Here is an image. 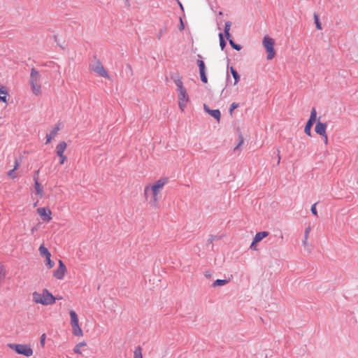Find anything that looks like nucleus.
I'll use <instances>...</instances> for the list:
<instances>
[{"mask_svg": "<svg viewBox=\"0 0 358 358\" xmlns=\"http://www.w3.org/2000/svg\"><path fill=\"white\" fill-rule=\"evenodd\" d=\"M238 107V103H232L230 106L229 108V113L231 115L233 113V111Z\"/></svg>", "mask_w": 358, "mask_h": 358, "instance_id": "obj_32", "label": "nucleus"}, {"mask_svg": "<svg viewBox=\"0 0 358 358\" xmlns=\"http://www.w3.org/2000/svg\"><path fill=\"white\" fill-rule=\"evenodd\" d=\"M231 22L228 21L225 23L224 26V34L227 38H230V28H231Z\"/></svg>", "mask_w": 358, "mask_h": 358, "instance_id": "obj_23", "label": "nucleus"}, {"mask_svg": "<svg viewBox=\"0 0 358 358\" xmlns=\"http://www.w3.org/2000/svg\"><path fill=\"white\" fill-rule=\"evenodd\" d=\"M51 256H48L45 257V264L48 269H51L54 267L55 263L53 261L50 259Z\"/></svg>", "mask_w": 358, "mask_h": 358, "instance_id": "obj_24", "label": "nucleus"}, {"mask_svg": "<svg viewBox=\"0 0 358 358\" xmlns=\"http://www.w3.org/2000/svg\"><path fill=\"white\" fill-rule=\"evenodd\" d=\"M243 143V137L241 136H240V141H239V143L238 145L234 148V150H236L239 148L240 145H241Z\"/></svg>", "mask_w": 358, "mask_h": 358, "instance_id": "obj_38", "label": "nucleus"}, {"mask_svg": "<svg viewBox=\"0 0 358 358\" xmlns=\"http://www.w3.org/2000/svg\"><path fill=\"white\" fill-rule=\"evenodd\" d=\"M227 283V280H220L217 279L213 282L214 286H223Z\"/></svg>", "mask_w": 358, "mask_h": 358, "instance_id": "obj_26", "label": "nucleus"}, {"mask_svg": "<svg viewBox=\"0 0 358 358\" xmlns=\"http://www.w3.org/2000/svg\"><path fill=\"white\" fill-rule=\"evenodd\" d=\"M257 243H255V241L253 240L252 243L250 245V248L252 249L253 250H257Z\"/></svg>", "mask_w": 358, "mask_h": 358, "instance_id": "obj_37", "label": "nucleus"}, {"mask_svg": "<svg viewBox=\"0 0 358 358\" xmlns=\"http://www.w3.org/2000/svg\"><path fill=\"white\" fill-rule=\"evenodd\" d=\"M69 315L71 319V326L72 327V333L74 336L78 337L83 336V331L79 324V319L76 311L71 310L69 311Z\"/></svg>", "mask_w": 358, "mask_h": 358, "instance_id": "obj_6", "label": "nucleus"}, {"mask_svg": "<svg viewBox=\"0 0 358 358\" xmlns=\"http://www.w3.org/2000/svg\"><path fill=\"white\" fill-rule=\"evenodd\" d=\"M307 242H308V239H305L304 238L303 241V245H306L307 244Z\"/></svg>", "mask_w": 358, "mask_h": 358, "instance_id": "obj_43", "label": "nucleus"}, {"mask_svg": "<svg viewBox=\"0 0 358 358\" xmlns=\"http://www.w3.org/2000/svg\"><path fill=\"white\" fill-rule=\"evenodd\" d=\"M87 345V343L85 341H83V342H80L79 343H78L75 348H73V352L76 353V354H78V355H82L83 352L81 351V348L82 347H85Z\"/></svg>", "mask_w": 358, "mask_h": 358, "instance_id": "obj_19", "label": "nucleus"}, {"mask_svg": "<svg viewBox=\"0 0 358 358\" xmlns=\"http://www.w3.org/2000/svg\"><path fill=\"white\" fill-rule=\"evenodd\" d=\"M310 229H311L310 227H308L305 229V231H304V238H305V239H308L309 234H310Z\"/></svg>", "mask_w": 358, "mask_h": 358, "instance_id": "obj_35", "label": "nucleus"}, {"mask_svg": "<svg viewBox=\"0 0 358 358\" xmlns=\"http://www.w3.org/2000/svg\"><path fill=\"white\" fill-rule=\"evenodd\" d=\"M314 20H315V22L317 29L319 30H321L322 28L321 24L319 21L317 15H316V14L314 15Z\"/></svg>", "mask_w": 358, "mask_h": 358, "instance_id": "obj_28", "label": "nucleus"}, {"mask_svg": "<svg viewBox=\"0 0 358 358\" xmlns=\"http://www.w3.org/2000/svg\"><path fill=\"white\" fill-rule=\"evenodd\" d=\"M15 170L12 169L8 173V176L12 179H15L17 178V174L15 173Z\"/></svg>", "mask_w": 358, "mask_h": 358, "instance_id": "obj_33", "label": "nucleus"}, {"mask_svg": "<svg viewBox=\"0 0 358 358\" xmlns=\"http://www.w3.org/2000/svg\"><path fill=\"white\" fill-rule=\"evenodd\" d=\"M204 109L209 115L215 118L217 121H220V111L219 110H210L206 106H204Z\"/></svg>", "mask_w": 358, "mask_h": 358, "instance_id": "obj_17", "label": "nucleus"}, {"mask_svg": "<svg viewBox=\"0 0 358 358\" xmlns=\"http://www.w3.org/2000/svg\"><path fill=\"white\" fill-rule=\"evenodd\" d=\"M67 273V268L64 264V262L61 260H58V266L57 268L53 271L52 275L59 280H64L66 274Z\"/></svg>", "mask_w": 358, "mask_h": 358, "instance_id": "obj_8", "label": "nucleus"}, {"mask_svg": "<svg viewBox=\"0 0 358 358\" xmlns=\"http://www.w3.org/2000/svg\"><path fill=\"white\" fill-rule=\"evenodd\" d=\"M32 301L43 306H52L56 302V297L48 289H43L41 292L35 291L31 294Z\"/></svg>", "mask_w": 358, "mask_h": 358, "instance_id": "obj_2", "label": "nucleus"}, {"mask_svg": "<svg viewBox=\"0 0 358 358\" xmlns=\"http://www.w3.org/2000/svg\"><path fill=\"white\" fill-rule=\"evenodd\" d=\"M317 117V112L315 108H313L310 113V116L307 122L305 128H304V132L309 136H311V127L313 124V123L316 120Z\"/></svg>", "mask_w": 358, "mask_h": 358, "instance_id": "obj_10", "label": "nucleus"}, {"mask_svg": "<svg viewBox=\"0 0 358 358\" xmlns=\"http://www.w3.org/2000/svg\"><path fill=\"white\" fill-rule=\"evenodd\" d=\"M31 231L33 232L34 231V228H32Z\"/></svg>", "mask_w": 358, "mask_h": 358, "instance_id": "obj_45", "label": "nucleus"}, {"mask_svg": "<svg viewBox=\"0 0 358 358\" xmlns=\"http://www.w3.org/2000/svg\"><path fill=\"white\" fill-rule=\"evenodd\" d=\"M322 136L324 137V142L327 145L328 143V136H327V134H326L325 136Z\"/></svg>", "mask_w": 358, "mask_h": 358, "instance_id": "obj_40", "label": "nucleus"}, {"mask_svg": "<svg viewBox=\"0 0 358 358\" xmlns=\"http://www.w3.org/2000/svg\"><path fill=\"white\" fill-rule=\"evenodd\" d=\"M167 182V178H161L145 186L143 189L144 199L151 207L157 208L158 206L161 192Z\"/></svg>", "mask_w": 358, "mask_h": 358, "instance_id": "obj_1", "label": "nucleus"}, {"mask_svg": "<svg viewBox=\"0 0 358 358\" xmlns=\"http://www.w3.org/2000/svg\"><path fill=\"white\" fill-rule=\"evenodd\" d=\"M60 159V164H63L67 159V157L65 155L58 156Z\"/></svg>", "mask_w": 358, "mask_h": 358, "instance_id": "obj_36", "label": "nucleus"}, {"mask_svg": "<svg viewBox=\"0 0 358 358\" xmlns=\"http://www.w3.org/2000/svg\"><path fill=\"white\" fill-rule=\"evenodd\" d=\"M8 90L7 87L1 85L0 86V101L3 103L8 102Z\"/></svg>", "mask_w": 358, "mask_h": 358, "instance_id": "obj_14", "label": "nucleus"}, {"mask_svg": "<svg viewBox=\"0 0 358 358\" xmlns=\"http://www.w3.org/2000/svg\"><path fill=\"white\" fill-rule=\"evenodd\" d=\"M269 235V233L268 231H261L258 232L255 234L254 237L255 243H259L260 242L263 238L267 237Z\"/></svg>", "mask_w": 358, "mask_h": 358, "instance_id": "obj_18", "label": "nucleus"}, {"mask_svg": "<svg viewBox=\"0 0 358 358\" xmlns=\"http://www.w3.org/2000/svg\"><path fill=\"white\" fill-rule=\"evenodd\" d=\"M176 85L177 86L178 90V106L181 110V112H184L187 103L189 101V97L187 92V90L183 86V83L181 79H178L176 80Z\"/></svg>", "mask_w": 358, "mask_h": 358, "instance_id": "obj_4", "label": "nucleus"}, {"mask_svg": "<svg viewBox=\"0 0 358 358\" xmlns=\"http://www.w3.org/2000/svg\"><path fill=\"white\" fill-rule=\"evenodd\" d=\"M57 299H62V296H58V298H56Z\"/></svg>", "mask_w": 358, "mask_h": 358, "instance_id": "obj_44", "label": "nucleus"}, {"mask_svg": "<svg viewBox=\"0 0 358 358\" xmlns=\"http://www.w3.org/2000/svg\"><path fill=\"white\" fill-rule=\"evenodd\" d=\"M38 250L41 256H45V257L51 256L50 252L44 245H41Z\"/></svg>", "mask_w": 358, "mask_h": 358, "instance_id": "obj_22", "label": "nucleus"}, {"mask_svg": "<svg viewBox=\"0 0 358 358\" xmlns=\"http://www.w3.org/2000/svg\"><path fill=\"white\" fill-rule=\"evenodd\" d=\"M199 73H200V76H201V79L202 82H203L204 83H207L208 79H207V77L206 76L205 71H200Z\"/></svg>", "mask_w": 358, "mask_h": 358, "instance_id": "obj_30", "label": "nucleus"}, {"mask_svg": "<svg viewBox=\"0 0 358 358\" xmlns=\"http://www.w3.org/2000/svg\"><path fill=\"white\" fill-rule=\"evenodd\" d=\"M327 125L326 123L318 121L315 125V131L317 134L320 136H325L327 134Z\"/></svg>", "mask_w": 358, "mask_h": 358, "instance_id": "obj_13", "label": "nucleus"}, {"mask_svg": "<svg viewBox=\"0 0 358 358\" xmlns=\"http://www.w3.org/2000/svg\"><path fill=\"white\" fill-rule=\"evenodd\" d=\"M229 44L231 46L236 50H240L241 49V46L240 45L236 44L232 39L230 38H228Z\"/></svg>", "mask_w": 358, "mask_h": 358, "instance_id": "obj_27", "label": "nucleus"}, {"mask_svg": "<svg viewBox=\"0 0 358 358\" xmlns=\"http://www.w3.org/2000/svg\"><path fill=\"white\" fill-rule=\"evenodd\" d=\"M230 72L234 78V85H236L239 82L240 76L238 72L232 66L230 67Z\"/></svg>", "mask_w": 358, "mask_h": 358, "instance_id": "obj_21", "label": "nucleus"}, {"mask_svg": "<svg viewBox=\"0 0 358 358\" xmlns=\"http://www.w3.org/2000/svg\"><path fill=\"white\" fill-rule=\"evenodd\" d=\"M36 210L43 221L49 222L52 220V211L50 208L41 207L37 208Z\"/></svg>", "mask_w": 358, "mask_h": 358, "instance_id": "obj_11", "label": "nucleus"}, {"mask_svg": "<svg viewBox=\"0 0 358 358\" xmlns=\"http://www.w3.org/2000/svg\"><path fill=\"white\" fill-rule=\"evenodd\" d=\"M0 266H2L1 265H0Z\"/></svg>", "mask_w": 358, "mask_h": 358, "instance_id": "obj_46", "label": "nucleus"}, {"mask_svg": "<svg viewBox=\"0 0 358 358\" xmlns=\"http://www.w3.org/2000/svg\"><path fill=\"white\" fill-rule=\"evenodd\" d=\"M219 38H220V48H221L222 50H224V48L226 46V42H225V41L224 39L223 34L222 33H220L219 34Z\"/></svg>", "mask_w": 358, "mask_h": 358, "instance_id": "obj_25", "label": "nucleus"}, {"mask_svg": "<svg viewBox=\"0 0 358 358\" xmlns=\"http://www.w3.org/2000/svg\"><path fill=\"white\" fill-rule=\"evenodd\" d=\"M67 148V144L65 141L60 142L55 148V152L57 156L64 155V152Z\"/></svg>", "mask_w": 358, "mask_h": 358, "instance_id": "obj_15", "label": "nucleus"}, {"mask_svg": "<svg viewBox=\"0 0 358 358\" xmlns=\"http://www.w3.org/2000/svg\"><path fill=\"white\" fill-rule=\"evenodd\" d=\"M262 43L267 53V59L271 60L275 55V51L274 50V40L268 36H265L263 38Z\"/></svg>", "mask_w": 358, "mask_h": 358, "instance_id": "obj_7", "label": "nucleus"}, {"mask_svg": "<svg viewBox=\"0 0 358 358\" xmlns=\"http://www.w3.org/2000/svg\"><path fill=\"white\" fill-rule=\"evenodd\" d=\"M134 358H143V349L141 346H136L134 351Z\"/></svg>", "mask_w": 358, "mask_h": 358, "instance_id": "obj_20", "label": "nucleus"}, {"mask_svg": "<svg viewBox=\"0 0 358 358\" xmlns=\"http://www.w3.org/2000/svg\"><path fill=\"white\" fill-rule=\"evenodd\" d=\"M19 166H20V163L18 162L17 160H16L15 162V166H14L13 169L16 171L19 168Z\"/></svg>", "mask_w": 358, "mask_h": 358, "instance_id": "obj_39", "label": "nucleus"}, {"mask_svg": "<svg viewBox=\"0 0 358 358\" xmlns=\"http://www.w3.org/2000/svg\"><path fill=\"white\" fill-rule=\"evenodd\" d=\"M91 71L96 73L99 76L105 78H110V76L107 72V71L105 69L103 66L101 64L100 62L96 61L93 65L90 66Z\"/></svg>", "mask_w": 358, "mask_h": 358, "instance_id": "obj_9", "label": "nucleus"}, {"mask_svg": "<svg viewBox=\"0 0 358 358\" xmlns=\"http://www.w3.org/2000/svg\"><path fill=\"white\" fill-rule=\"evenodd\" d=\"M316 205L317 203H314L312 206H311V212L312 213L317 217L318 216V213H317V208H316Z\"/></svg>", "mask_w": 358, "mask_h": 358, "instance_id": "obj_34", "label": "nucleus"}, {"mask_svg": "<svg viewBox=\"0 0 358 358\" xmlns=\"http://www.w3.org/2000/svg\"><path fill=\"white\" fill-rule=\"evenodd\" d=\"M184 29V24L182 22V20L180 19V29Z\"/></svg>", "mask_w": 358, "mask_h": 358, "instance_id": "obj_42", "label": "nucleus"}, {"mask_svg": "<svg viewBox=\"0 0 358 358\" xmlns=\"http://www.w3.org/2000/svg\"><path fill=\"white\" fill-rule=\"evenodd\" d=\"M177 1V3H178V5L180 6V8H181V10H183V6L182 4L180 3V1L179 0H176Z\"/></svg>", "mask_w": 358, "mask_h": 358, "instance_id": "obj_41", "label": "nucleus"}, {"mask_svg": "<svg viewBox=\"0 0 358 358\" xmlns=\"http://www.w3.org/2000/svg\"><path fill=\"white\" fill-rule=\"evenodd\" d=\"M32 194H35L37 197L36 203L43 196V187L39 183L38 178L34 179V186L32 189Z\"/></svg>", "mask_w": 358, "mask_h": 358, "instance_id": "obj_12", "label": "nucleus"}, {"mask_svg": "<svg viewBox=\"0 0 358 358\" xmlns=\"http://www.w3.org/2000/svg\"><path fill=\"white\" fill-rule=\"evenodd\" d=\"M8 347L15 351L17 354L23 355L26 357H30L34 354L32 348L28 344L9 343L8 344Z\"/></svg>", "mask_w": 358, "mask_h": 358, "instance_id": "obj_5", "label": "nucleus"}, {"mask_svg": "<svg viewBox=\"0 0 358 358\" xmlns=\"http://www.w3.org/2000/svg\"><path fill=\"white\" fill-rule=\"evenodd\" d=\"M59 130V127H55L52 129V131L49 134L46 135V144H48L52 141V140L57 135Z\"/></svg>", "mask_w": 358, "mask_h": 358, "instance_id": "obj_16", "label": "nucleus"}, {"mask_svg": "<svg viewBox=\"0 0 358 358\" xmlns=\"http://www.w3.org/2000/svg\"><path fill=\"white\" fill-rule=\"evenodd\" d=\"M29 84L31 86V90L34 95H41V75L39 71L34 68L31 69Z\"/></svg>", "mask_w": 358, "mask_h": 358, "instance_id": "obj_3", "label": "nucleus"}, {"mask_svg": "<svg viewBox=\"0 0 358 358\" xmlns=\"http://www.w3.org/2000/svg\"><path fill=\"white\" fill-rule=\"evenodd\" d=\"M45 338H46V335H45V334H43L41 336V338H40V344H41V346L42 348H43V347L45 346Z\"/></svg>", "mask_w": 358, "mask_h": 358, "instance_id": "obj_31", "label": "nucleus"}, {"mask_svg": "<svg viewBox=\"0 0 358 358\" xmlns=\"http://www.w3.org/2000/svg\"><path fill=\"white\" fill-rule=\"evenodd\" d=\"M198 66L199 67V72L205 71V64L202 60H198L197 62Z\"/></svg>", "mask_w": 358, "mask_h": 358, "instance_id": "obj_29", "label": "nucleus"}]
</instances>
